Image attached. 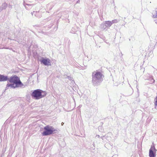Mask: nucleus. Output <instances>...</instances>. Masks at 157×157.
Returning <instances> with one entry per match:
<instances>
[{
    "mask_svg": "<svg viewBox=\"0 0 157 157\" xmlns=\"http://www.w3.org/2000/svg\"><path fill=\"white\" fill-rule=\"evenodd\" d=\"M8 80L9 82L11 83H8L6 85L7 88L10 87L15 88L23 85L19 78L16 76H11L9 79H8Z\"/></svg>",
    "mask_w": 157,
    "mask_h": 157,
    "instance_id": "obj_1",
    "label": "nucleus"
},
{
    "mask_svg": "<svg viewBox=\"0 0 157 157\" xmlns=\"http://www.w3.org/2000/svg\"><path fill=\"white\" fill-rule=\"evenodd\" d=\"M46 93L45 91L40 89L34 90L33 92L31 95L36 99H38L45 96Z\"/></svg>",
    "mask_w": 157,
    "mask_h": 157,
    "instance_id": "obj_2",
    "label": "nucleus"
},
{
    "mask_svg": "<svg viewBox=\"0 0 157 157\" xmlns=\"http://www.w3.org/2000/svg\"><path fill=\"white\" fill-rule=\"evenodd\" d=\"M44 131L42 133V135L43 136H47L55 133L57 131V130L53 127L48 125L44 127Z\"/></svg>",
    "mask_w": 157,
    "mask_h": 157,
    "instance_id": "obj_3",
    "label": "nucleus"
},
{
    "mask_svg": "<svg viewBox=\"0 0 157 157\" xmlns=\"http://www.w3.org/2000/svg\"><path fill=\"white\" fill-rule=\"evenodd\" d=\"M102 74L100 72L96 71L95 74L93 75V81L97 80L98 81H102Z\"/></svg>",
    "mask_w": 157,
    "mask_h": 157,
    "instance_id": "obj_4",
    "label": "nucleus"
},
{
    "mask_svg": "<svg viewBox=\"0 0 157 157\" xmlns=\"http://www.w3.org/2000/svg\"><path fill=\"white\" fill-rule=\"evenodd\" d=\"M156 149L154 144L151 146L149 150V155L150 157H155L156 156Z\"/></svg>",
    "mask_w": 157,
    "mask_h": 157,
    "instance_id": "obj_5",
    "label": "nucleus"
},
{
    "mask_svg": "<svg viewBox=\"0 0 157 157\" xmlns=\"http://www.w3.org/2000/svg\"><path fill=\"white\" fill-rule=\"evenodd\" d=\"M41 63L43 64L46 66L51 65V62L50 60L48 58H43L40 60Z\"/></svg>",
    "mask_w": 157,
    "mask_h": 157,
    "instance_id": "obj_6",
    "label": "nucleus"
},
{
    "mask_svg": "<svg viewBox=\"0 0 157 157\" xmlns=\"http://www.w3.org/2000/svg\"><path fill=\"white\" fill-rule=\"evenodd\" d=\"M8 80V77L0 75V82L5 81Z\"/></svg>",
    "mask_w": 157,
    "mask_h": 157,
    "instance_id": "obj_7",
    "label": "nucleus"
},
{
    "mask_svg": "<svg viewBox=\"0 0 157 157\" xmlns=\"http://www.w3.org/2000/svg\"><path fill=\"white\" fill-rule=\"evenodd\" d=\"M105 24L106 26L110 27L112 25V22L110 21H106Z\"/></svg>",
    "mask_w": 157,
    "mask_h": 157,
    "instance_id": "obj_8",
    "label": "nucleus"
},
{
    "mask_svg": "<svg viewBox=\"0 0 157 157\" xmlns=\"http://www.w3.org/2000/svg\"><path fill=\"white\" fill-rule=\"evenodd\" d=\"M153 17L154 18L157 17V10L153 13Z\"/></svg>",
    "mask_w": 157,
    "mask_h": 157,
    "instance_id": "obj_9",
    "label": "nucleus"
},
{
    "mask_svg": "<svg viewBox=\"0 0 157 157\" xmlns=\"http://www.w3.org/2000/svg\"><path fill=\"white\" fill-rule=\"evenodd\" d=\"M112 22V24L113 23H116L117 22V21L116 20H113L111 22Z\"/></svg>",
    "mask_w": 157,
    "mask_h": 157,
    "instance_id": "obj_10",
    "label": "nucleus"
},
{
    "mask_svg": "<svg viewBox=\"0 0 157 157\" xmlns=\"http://www.w3.org/2000/svg\"><path fill=\"white\" fill-rule=\"evenodd\" d=\"M155 99H156V101L155 103V105H157V97H156Z\"/></svg>",
    "mask_w": 157,
    "mask_h": 157,
    "instance_id": "obj_11",
    "label": "nucleus"
},
{
    "mask_svg": "<svg viewBox=\"0 0 157 157\" xmlns=\"http://www.w3.org/2000/svg\"><path fill=\"white\" fill-rule=\"evenodd\" d=\"M94 73V72L93 73V74Z\"/></svg>",
    "mask_w": 157,
    "mask_h": 157,
    "instance_id": "obj_12",
    "label": "nucleus"
}]
</instances>
